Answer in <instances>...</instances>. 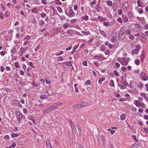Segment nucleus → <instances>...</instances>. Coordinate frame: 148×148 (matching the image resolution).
I'll use <instances>...</instances> for the list:
<instances>
[{"instance_id": "1", "label": "nucleus", "mask_w": 148, "mask_h": 148, "mask_svg": "<svg viewBox=\"0 0 148 148\" xmlns=\"http://www.w3.org/2000/svg\"><path fill=\"white\" fill-rule=\"evenodd\" d=\"M130 26L132 31L136 32H138L141 29V26L138 24H133Z\"/></svg>"}, {"instance_id": "2", "label": "nucleus", "mask_w": 148, "mask_h": 148, "mask_svg": "<svg viewBox=\"0 0 148 148\" xmlns=\"http://www.w3.org/2000/svg\"><path fill=\"white\" fill-rule=\"evenodd\" d=\"M62 104L63 103L59 102L58 103L51 105L49 106L50 108V109L51 111H52L53 110H56L58 108L62 106Z\"/></svg>"}, {"instance_id": "3", "label": "nucleus", "mask_w": 148, "mask_h": 148, "mask_svg": "<svg viewBox=\"0 0 148 148\" xmlns=\"http://www.w3.org/2000/svg\"><path fill=\"white\" fill-rule=\"evenodd\" d=\"M24 30L23 27H21V32L23 34H20L19 32H18L16 34V37L18 39H21L22 38Z\"/></svg>"}, {"instance_id": "4", "label": "nucleus", "mask_w": 148, "mask_h": 148, "mask_svg": "<svg viewBox=\"0 0 148 148\" xmlns=\"http://www.w3.org/2000/svg\"><path fill=\"white\" fill-rule=\"evenodd\" d=\"M140 78L141 79L144 81L147 80L148 77L147 75L144 72H142L140 73Z\"/></svg>"}, {"instance_id": "5", "label": "nucleus", "mask_w": 148, "mask_h": 148, "mask_svg": "<svg viewBox=\"0 0 148 148\" xmlns=\"http://www.w3.org/2000/svg\"><path fill=\"white\" fill-rule=\"evenodd\" d=\"M12 104L14 106H17L19 107H21L22 106L20 104L19 101L16 99H14L13 101H11Z\"/></svg>"}, {"instance_id": "6", "label": "nucleus", "mask_w": 148, "mask_h": 148, "mask_svg": "<svg viewBox=\"0 0 148 148\" xmlns=\"http://www.w3.org/2000/svg\"><path fill=\"white\" fill-rule=\"evenodd\" d=\"M87 104V103L86 102H83L80 103L76 104L75 105V107L76 108H81L82 107L86 106Z\"/></svg>"}, {"instance_id": "7", "label": "nucleus", "mask_w": 148, "mask_h": 148, "mask_svg": "<svg viewBox=\"0 0 148 148\" xmlns=\"http://www.w3.org/2000/svg\"><path fill=\"white\" fill-rule=\"evenodd\" d=\"M119 62L121 64L124 65H127L128 62L126 60L125 58H121L120 59Z\"/></svg>"}, {"instance_id": "8", "label": "nucleus", "mask_w": 148, "mask_h": 148, "mask_svg": "<svg viewBox=\"0 0 148 148\" xmlns=\"http://www.w3.org/2000/svg\"><path fill=\"white\" fill-rule=\"evenodd\" d=\"M16 114L18 118V121L19 122H21L22 120L23 115L19 112H17Z\"/></svg>"}, {"instance_id": "9", "label": "nucleus", "mask_w": 148, "mask_h": 148, "mask_svg": "<svg viewBox=\"0 0 148 148\" xmlns=\"http://www.w3.org/2000/svg\"><path fill=\"white\" fill-rule=\"evenodd\" d=\"M123 8L124 10H127L128 9L129 3L127 1H124L123 3Z\"/></svg>"}, {"instance_id": "10", "label": "nucleus", "mask_w": 148, "mask_h": 148, "mask_svg": "<svg viewBox=\"0 0 148 148\" xmlns=\"http://www.w3.org/2000/svg\"><path fill=\"white\" fill-rule=\"evenodd\" d=\"M66 14L69 17H73L75 16V14L73 12L72 9H71L69 10V13H68V14Z\"/></svg>"}, {"instance_id": "11", "label": "nucleus", "mask_w": 148, "mask_h": 148, "mask_svg": "<svg viewBox=\"0 0 148 148\" xmlns=\"http://www.w3.org/2000/svg\"><path fill=\"white\" fill-rule=\"evenodd\" d=\"M134 103L135 104L136 106L137 107H141V102L139 100H135L134 101Z\"/></svg>"}, {"instance_id": "12", "label": "nucleus", "mask_w": 148, "mask_h": 148, "mask_svg": "<svg viewBox=\"0 0 148 148\" xmlns=\"http://www.w3.org/2000/svg\"><path fill=\"white\" fill-rule=\"evenodd\" d=\"M26 49L25 48L21 47L20 48V50L21 51L20 52L19 55L21 56H22L24 54V52L26 51Z\"/></svg>"}, {"instance_id": "13", "label": "nucleus", "mask_w": 148, "mask_h": 148, "mask_svg": "<svg viewBox=\"0 0 148 148\" xmlns=\"http://www.w3.org/2000/svg\"><path fill=\"white\" fill-rule=\"evenodd\" d=\"M127 16H128L129 19L130 20H131L132 19L133 15L132 12H128L127 13Z\"/></svg>"}, {"instance_id": "14", "label": "nucleus", "mask_w": 148, "mask_h": 148, "mask_svg": "<svg viewBox=\"0 0 148 148\" xmlns=\"http://www.w3.org/2000/svg\"><path fill=\"white\" fill-rule=\"evenodd\" d=\"M122 19L123 22L125 23L128 21V18L125 15H122Z\"/></svg>"}, {"instance_id": "15", "label": "nucleus", "mask_w": 148, "mask_h": 148, "mask_svg": "<svg viewBox=\"0 0 148 148\" xmlns=\"http://www.w3.org/2000/svg\"><path fill=\"white\" fill-rule=\"evenodd\" d=\"M51 112V111L50 109V108L49 106L47 108H46L44 110L43 112L44 113H46Z\"/></svg>"}, {"instance_id": "16", "label": "nucleus", "mask_w": 148, "mask_h": 148, "mask_svg": "<svg viewBox=\"0 0 148 148\" xmlns=\"http://www.w3.org/2000/svg\"><path fill=\"white\" fill-rule=\"evenodd\" d=\"M138 53V50L136 49H134L132 52V55L137 54Z\"/></svg>"}, {"instance_id": "17", "label": "nucleus", "mask_w": 148, "mask_h": 148, "mask_svg": "<svg viewBox=\"0 0 148 148\" xmlns=\"http://www.w3.org/2000/svg\"><path fill=\"white\" fill-rule=\"evenodd\" d=\"M100 32L101 35L103 36L104 37H106L107 35L104 31L102 30H100Z\"/></svg>"}, {"instance_id": "18", "label": "nucleus", "mask_w": 148, "mask_h": 148, "mask_svg": "<svg viewBox=\"0 0 148 148\" xmlns=\"http://www.w3.org/2000/svg\"><path fill=\"white\" fill-rule=\"evenodd\" d=\"M145 51H143L142 52V53L140 57V59L141 60H143L145 57Z\"/></svg>"}, {"instance_id": "19", "label": "nucleus", "mask_w": 148, "mask_h": 148, "mask_svg": "<svg viewBox=\"0 0 148 148\" xmlns=\"http://www.w3.org/2000/svg\"><path fill=\"white\" fill-rule=\"evenodd\" d=\"M136 84V83L135 82L133 81H130V86L131 88L134 87Z\"/></svg>"}, {"instance_id": "20", "label": "nucleus", "mask_w": 148, "mask_h": 148, "mask_svg": "<svg viewBox=\"0 0 148 148\" xmlns=\"http://www.w3.org/2000/svg\"><path fill=\"white\" fill-rule=\"evenodd\" d=\"M73 63V62L71 61H67L65 62H64V64L65 65L68 66H71L72 65V64Z\"/></svg>"}, {"instance_id": "21", "label": "nucleus", "mask_w": 148, "mask_h": 148, "mask_svg": "<svg viewBox=\"0 0 148 148\" xmlns=\"http://www.w3.org/2000/svg\"><path fill=\"white\" fill-rule=\"evenodd\" d=\"M101 140L103 143V145H104V144H105V138H104V136L103 135H101Z\"/></svg>"}, {"instance_id": "22", "label": "nucleus", "mask_w": 148, "mask_h": 148, "mask_svg": "<svg viewBox=\"0 0 148 148\" xmlns=\"http://www.w3.org/2000/svg\"><path fill=\"white\" fill-rule=\"evenodd\" d=\"M118 86L119 88L122 89H123L126 88V86H125L121 84H118Z\"/></svg>"}, {"instance_id": "23", "label": "nucleus", "mask_w": 148, "mask_h": 148, "mask_svg": "<svg viewBox=\"0 0 148 148\" xmlns=\"http://www.w3.org/2000/svg\"><path fill=\"white\" fill-rule=\"evenodd\" d=\"M16 49L15 47H14L11 50V52L12 54H14L16 52Z\"/></svg>"}, {"instance_id": "24", "label": "nucleus", "mask_w": 148, "mask_h": 148, "mask_svg": "<svg viewBox=\"0 0 148 148\" xmlns=\"http://www.w3.org/2000/svg\"><path fill=\"white\" fill-rule=\"evenodd\" d=\"M105 79V78L103 77L101 78L99 80L98 83L100 84H101L102 82Z\"/></svg>"}, {"instance_id": "25", "label": "nucleus", "mask_w": 148, "mask_h": 148, "mask_svg": "<svg viewBox=\"0 0 148 148\" xmlns=\"http://www.w3.org/2000/svg\"><path fill=\"white\" fill-rule=\"evenodd\" d=\"M101 58V55H97V56H94L93 57V59H98Z\"/></svg>"}, {"instance_id": "26", "label": "nucleus", "mask_w": 148, "mask_h": 148, "mask_svg": "<svg viewBox=\"0 0 148 148\" xmlns=\"http://www.w3.org/2000/svg\"><path fill=\"white\" fill-rule=\"evenodd\" d=\"M30 37L29 36L27 35L24 38L23 40L26 41L28 42L29 40L30 39Z\"/></svg>"}, {"instance_id": "27", "label": "nucleus", "mask_w": 148, "mask_h": 148, "mask_svg": "<svg viewBox=\"0 0 148 148\" xmlns=\"http://www.w3.org/2000/svg\"><path fill=\"white\" fill-rule=\"evenodd\" d=\"M107 5L109 6H111L112 5V2L110 1H108L106 2Z\"/></svg>"}, {"instance_id": "28", "label": "nucleus", "mask_w": 148, "mask_h": 148, "mask_svg": "<svg viewBox=\"0 0 148 148\" xmlns=\"http://www.w3.org/2000/svg\"><path fill=\"white\" fill-rule=\"evenodd\" d=\"M31 12L33 13H37L38 12V9H37L36 8H34L32 9Z\"/></svg>"}, {"instance_id": "29", "label": "nucleus", "mask_w": 148, "mask_h": 148, "mask_svg": "<svg viewBox=\"0 0 148 148\" xmlns=\"http://www.w3.org/2000/svg\"><path fill=\"white\" fill-rule=\"evenodd\" d=\"M120 118L121 120H124L125 118V114H122L121 115Z\"/></svg>"}, {"instance_id": "30", "label": "nucleus", "mask_w": 148, "mask_h": 148, "mask_svg": "<svg viewBox=\"0 0 148 148\" xmlns=\"http://www.w3.org/2000/svg\"><path fill=\"white\" fill-rule=\"evenodd\" d=\"M143 84L141 82H139L138 84V87L141 88H142L143 87Z\"/></svg>"}, {"instance_id": "31", "label": "nucleus", "mask_w": 148, "mask_h": 148, "mask_svg": "<svg viewBox=\"0 0 148 148\" xmlns=\"http://www.w3.org/2000/svg\"><path fill=\"white\" fill-rule=\"evenodd\" d=\"M82 34H84L85 35H88L90 34V32L89 31L85 32L82 31Z\"/></svg>"}, {"instance_id": "32", "label": "nucleus", "mask_w": 148, "mask_h": 148, "mask_svg": "<svg viewBox=\"0 0 148 148\" xmlns=\"http://www.w3.org/2000/svg\"><path fill=\"white\" fill-rule=\"evenodd\" d=\"M137 3L138 4V7H142V4L141 3V2L140 1V0H138L137 1Z\"/></svg>"}, {"instance_id": "33", "label": "nucleus", "mask_w": 148, "mask_h": 148, "mask_svg": "<svg viewBox=\"0 0 148 148\" xmlns=\"http://www.w3.org/2000/svg\"><path fill=\"white\" fill-rule=\"evenodd\" d=\"M88 16L87 15H85L84 16L82 17V19L85 21H87L88 20Z\"/></svg>"}, {"instance_id": "34", "label": "nucleus", "mask_w": 148, "mask_h": 148, "mask_svg": "<svg viewBox=\"0 0 148 148\" xmlns=\"http://www.w3.org/2000/svg\"><path fill=\"white\" fill-rule=\"evenodd\" d=\"M10 13L8 11H7L5 12V16L6 17H8L10 16Z\"/></svg>"}, {"instance_id": "35", "label": "nucleus", "mask_w": 148, "mask_h": 148, "mask_svg": "<svg viewBox=\"0 0 148 148\" xmlns=\"http://www.w3.org/2000/svg\"><path fill=\"white\" fill-rule=\"evenodd\" d=\"M46 145H50V144H51V143H50V139L49 138H48L47 140H46Z\"/></svg>"}, {"instance_id": "36", "label": "nucleus", "mask_w": 148, "mask_h": 148, "mask_svg": "<svg viewBox=\"0 0 148 148\" xmlns=\"http://www.w3.org/2000/svg\"><path fill=\"white\" fill-rule=\"evenodd\" d=\"M130 109L132 111L134 112H136L137 110V109L136 108L133 107H131L130 108Z\"/></svg>"}, {"instance_id": "37", "label": "nucleus", "mask_w": 148, "mask_h": 148, "mask_svg": "<svg viewBox=\"0 0 148 148\" xmlns=\"http://www.w3.org/2000/svg\"><path fill=\"white\" fill-rule=\"evenodd\" d=\"M108 131L110 132L112 134H113L115 132V131H114V130H112L110 128H109L108 129Z\"/></svg>"}, {"instance_id": "38", "label": "nucleus", "mask_w": 148, "mask_h": 148, "mask_svg": "<svg viewBox=\"0 0 148 148\" xmlns=\"http://www.w3.org/2000/svg\"><path fill=\"white\" fill-rule=\"evenodd\" d=\"M103 24L106 26H108L110 25V24L109 23L108 21L104 22L103 23Z\"/></svg>"}, {"instance_id": "39", "label": "nucleus", "mask_w": 148, "mask_h": 148, "mask_svg": "<svg viewBox=\"0 0 148 148\" xmlns=\"http://www.w3.org/2000/svg\"><path fill=\"white\" fill-rule=\"evenodd\" d=\"M39 24L41 26H42L45 24V22L42 20L40 21Z\"/></svg>"}, {"instance_id": "40", "label": "nucleus", "mask_w": 148, "mask_h": 148, "mask_svg": "<svg viewBox=\"0 0 148 148\" xmlns=\"http://www.w3.org/2000/svg\"><path fill=\"white\" fill-rule=\"evenodd\" d=\"M19 135L18 134H12L11 135V137L12 138H15L18 136Z\"/></svg>"}, {"instance_id": "41", "label": "nucleus", "mask_w": 148, "mask_h": 148, "mask_svg": "<svg viewBox=\"0 0 148 148\" xmlns=\"http://www.w3.org/2000/svg\"><path fill=\"white\" fill-rule=\"evenodd\" d=\"M110 85L111 86H114V82L112 80H111L110 83Z\"/></svg>"}, {"instance_id": "42", "label": "nucleus", "mask_w": 148, "mask_h": 148, "mask_svg": "<svg viewBox=\"0 0 148 148\" xmlns=\"http://www.w3.org/2000/svg\"><path fill=\"white\" fill-rule=\"evenodd\" d=\"M124 32L123 30L122 29H121L120 31L119 32V35H121V36H122L124 34Z\"/></svg>"}, {"instance_id": "43", "label": "nucleus", "mask_w": 148, "mask_h": 148, "mask_svg": "<svg viewBox=\"0 0 148 148\" xmlns=\"http://www.w3.org/2000/svg\"><path fill=\"white\" fill-rule=\"evenodd\" d=\"M115 95L117 98H119L121 97L120 94L118 92L116 93L115 94Z\"/></svg>"}, {"instance_id": "44", "label": "nucleus", "mask_w": 148, "mask_h": 148, "mask_svg": "<svg viewBox=\"0 0 148 148\" xmlns=\"http://www.w3.org/2000/svg\"><path fill=\"white\" fill-rule=\"evenodd\" d=\"M46 15V14L44 13H42L40 14V16L42 18H44L45 17Z\"/></svg>"}, {"instance_id": "45", "label": "nucleus", "mask_w": 148, "mask_h": 148, "mask_svg": "<svg viewBox=\"0 0 148 148\" xmlns=\"http://www.w3.org/2000/svg\"><path fill=\"white\" fill-rule=\"evenodd\" d=\"M100 50L102 51H104L105 49V47L104 46H102L100 48Z\"/></svg>"}, {"instance_id": "46", "label": "nucleus", "mask_w": 148, "mask_h": 148, "mask_svg": "<svg viewBox=\"0 0 148 148\" xmlns=\"http://www.w3.org/2000/svg\"><path fill=\"white\" fill-rule=\"evenodd\" d=\"M135 63L137 65H138L139 64L140 61L138 59H136L135 60Z\"/></svg>"}, {"instance_id": "47", "label": "nucleus", "mask_w": 148, "mask_h": 148, "mask_svg": "<svg viewBox=\"0 0 148 148\" xmlns=\"http://www.w3.org/2000/svg\"><path fill=\"white\" fill-rule=\"evenodd\" d=\"M140 94L141 96L143 97L145 99L146 97V94L145 93H140Z\"/></svg>"}, {"instance_id": "48", "label": "nucleus", "mask_w": 148, "mask_h": 148, "mask_svg": "<svg viewBox=\"0 0 148 148\" xmlns=\"http://www.w3.org/2000/svg\"><path fill=\"white\" fill-rule=\"evenodd\" d=\"M57 9L58 11L60 12H61L62 10L61 8L60 7H57Z\"/></svg>"}, {"instance_id": "49", "label": "nucleus", "mask_w": 148, "mask_h": 148, "mask_svg": "<svg viewBox=\"0 0 148 148\" xmlns=\"http://www.w3.org/2000/svg\"><path fill=\"white\" fill-rule=\"evenodd\" d=\"M121 83L122 84L124 85H127V82L126 81H124V80L121 81Z\"/></svg>"}, {"instance_id": "50", "label": "nucleus", "mask_w": 148, "mask_h": 148, "mask_svg": "<svg viewBox=\"0 0 148 148\" xmlns=\"http://www.w3.org/2000/svg\"><path fill=\"white\" fill-rule=\"evenodd\" d=\"M68 24L67 23H66L65 24H64L63 25V27L64 29H66L67 28L69 27H68Z\"/></svg>"}, {"instance_id": "51", "label": "nucleus", "mask_w": 148, "mask_h": 148, "mask_svg": "<svg viewBox=\"0 0 148 148\" xmlns=\"http://www.w3.org/2000/svg\"><path fill=\"white\" fill-rule=\"evenodd\" d=\"M57 60L58 61H62L63 60V59L61 56L58 57L57 58Z\"/></svg>"}, {"instance_id": "52", "label": "nucleus", "mask_w": 148, "mask_h": 148, "mask_svg": "<svg viewBox=\"0 0 148 148\" xmlns=\"http://www.w3.org/2000/svg\"><path fill=\"white\" fill-rule=\"evenodd\" d=\"M14 65L16 68H18L19 67L18 63L17 62L15 63H14Z\"/></svg>"}, {"instance_id": "53", "label": "nucleus", "mask_w": 148, "mask_h": 148, "mask_svg": "<svg viewBox=\"0 0 148 148\" xmlns=\"http://www.w3.org/2000/svg\"><path fill=\"white\" fill-rule=\"evenodd\" d=\"M4 18V14L3 13H1L0 14V18L1 19H3Z\"/></svg>"}, {"instance_id": "54", "label": "nucleus", "mask_w": 148, "mask_h": 148, "mask_svg": "<svg viewBox=\"0 0 148 148\" xmlns=\"http://www.w3.org/2000/svg\"><path fill=\"white\" fill-rule=\"evenodd\" d=\"M125 33L127 35H129L131 33V32L130 30L127 29L125 30Z\"/></svg>"}, {"instance_id": "55", "label": "nucleus", "mask_w": 148, "mask_h": 148, "mask_svg": "<svg viewBox=\"0 0 148 148\" xmlns=\"http://www.w3.org/2000/svg\"><path fill=\"white\" fill-rule=\"evenodd\" d=\"M114 73L116 77L119 76V74L115 70L114 71Z\"/></svg>"}, {"instance_id": "56", "label": "nucleus", "mask_w": 148, "mask_h": 148, "mask_svg": "<svg viewBox=\"0 0 148 148\" xmlns=\"http://www.w3.org/2000/svg\"><path fill=\"white\" fill-rule=\"evenodd\" d=\"M70 125L71 127L72 128V129L74 127V125L72 121H70Z\"/></svg>"}, {"instance_id": "57", "label": "nucleus", "mask_w": 148, "mask_h": 148, "mask_svg": "<svg viewBox=\"0 0 148 148\" xmlns=\"http://www.w3.org/2000/svg\"><path fill=\"white\" fill-rule=\"evenodd\" d=\"M138 12L140 14H142L143 13V10L141 8H140L138 9Z\"/></svg>"}, {"instance_id": "58", "label": "nucleus", "mask_w": 148, "mask_h": 148, "mask_svg": "<svg viewBox=\"0 0 148 148\" xmlns=\"http://www.w3.org/2000/svg\"><path fill=\"white\" fill-rule=\"evenodd\" d=\"M110 53V51L109 50H106L105 52V53L106 55H108Z\"/></svg>"}, {"instance_id": "59", "label": "nucleus", "mask_w": 148, "mask_h": 148, "mask_svg": "<svg viewBox=\"0 0 148 148\" xmlns=\"http://www.w3.org/2000/svg\"><path fill=\"white\" fill-rule=\"evenodd\" d=\"M79 46V45H75L73 48V50L74 51H75L76 49H77V48Z\"/></svg>"}, {"instance_id": "60", "label": "nucleus", "mask_w": 148, "mask_h": 148, "mask_svg": "<svg viewBox=\"0 0 148 148\" xmlns=\"http://www.w3.org/2000/svg\"><path fill=\"white\" fill-rule=\"evenodd\" d=\"M143 130H144V132L147 133H148V129L145 127H143Z\"/></svg>"}, {"instance_id": "61", "label": "nucleus", "mask_w": 148, "mask_h": 148, "mask_svg": "<svg viewBox=\"0 0 148 148\" xmlns=\"http://www.w3.org/2000/svg\"><path fill=\"white\" fill-rule=\"evenodd\" d=\"M40 98L41 99H43L46 98V96L43 95H42L40 96Z\"/></svg>"}, {"instance_id": "62", "label": "nucleus", "mask_w": 148, "mask_h": 148, "mask_svg": "<svg viewBox=\"0 0 148 148\" xmlns=\"http://www.w3.org/2000/svg\"><path fill=\"white\" fill-rule=\"evenodd\" d=\"M136 47L137 48V49L138 50H139L141 48V47L140 45H136Z\"/></svg>"}, {"instance_id": "63", "label": "nucleus", "mask_w": 148, "mask_h": 148, "mask_svg": "<svg viewBox=\"0 0 148 148\" xmlns=\"http://www.w3.org/2000/svg\"><path fill=\"white\" fill-rule=\"evenodd\" d=\"M83 64L84 66H87V62L86 61H84L83 62Z\"/></svg>"}, {"instance_id": "64", "label": "nucleus", "mask_w": 148, "mask_h": 148, "mask_svg": "<svg viewBox=\"0 0 148 148\" xmlns=\"http://www.w3.org/2000/svg\"><path fill=\"white\" fill-rule=\"evenodd\" d=\"M138 145L137 144H134L132 146V148H137L138 147Z\"/></svg>"}]
</instances>
